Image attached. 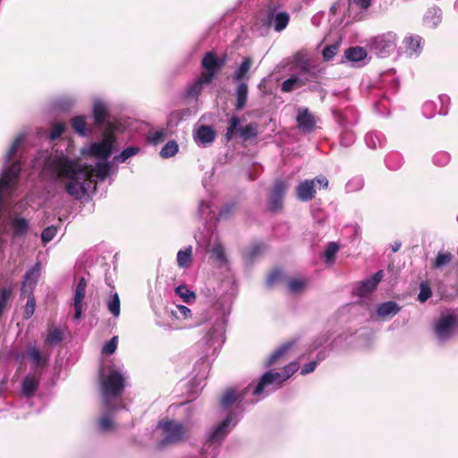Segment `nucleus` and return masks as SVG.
Returning a JSON list of instances; mask_svg holds the SVG:
<instances>
[{
    "instance_id": "1",
    "label": "nucleus",
    "mask_w": 458,
    "mask_h": 458,
    "mask_svg": "<svg viewBox=\"0 0 458 458\" xmlns=\"http://www.w3.org/2000/svg\"><path fill=\"white\" fill-rule=\"evenodd\" d=\"M45 170L55 180L74 179L81 174L89 177L93 172L91 167L83 166L78 160L71 159L63 153L48 157L45 162Z\"/></svg>"
},
{
    "instance_id": "2",
    "label": "nucleus",
    "mask_w": 458,
    "mask_h": 458,
    "mask_svg": "<svg viewBox=\"0 0 458 458\" xmlns=\"http://www.w3.org/2000/svg\"><path fill=\"white\" fill-rule=\"evenodd\" d=\"M99 381L101 393L106 402L122 395L124 391L125 379L118 370L112 369L107 376H105L103 369H101Z\"/></svg>"
},
{
    "instance_id": "3",
    "label": "nucleus",
    "mask_w": 458,
    "mask_h": 458,
    "mask_svg": "<svg viewBox=\"0 0 458 458\" xmlns=\"http://www.w3.org/2000/svg\"><path fill=\"white\" fill-rule=\"evenodd\" d=\"M158 427L163 430L164 438L160 445H174L185 441L188 438V428L182 423L173 420L159 421Z\"/></svg>"
},
{
    "instance_id": "4",
    "label": "nucleus",
    "mask_w": 458,
    "mask_h": 458,
    "mask_svg": "<svg viewBox=\"0 0 458 458\" xmlns=\"http://www.w3.org/2000/svg\"><path fill=\"white\" fill-rule=\"evenodd\" d=\"M240 118L237 115H233L228 120V125L226 128V131L224 135L226 142L232 140L236 134L238 133L239 137L242 139L243 141H247L256 138L259 134L258 131V123H250L243 127H239Z\"/></svg>"
},
{
    "instance_id": "5",
    "label": "nucleus",
    "mask_w": 458,
    "mask_h": 458,
    "mask_svg": "<svg viewBox=\"0 0 458 458\" xmlns=\"http://www.w3.org/2000/svg\"><path fill=\"white\" fill-rule=\"evenodd\" d=\"M116 141V137L114 133V129L109 123L103 132L102 140L95 142L90 145L89 151L94 157L106 159L112 153V148Z\"/></svg>"
},
{
    "instance_id": "6",
    "label": "nucleus",
    "mask_w": 458,
    "mask_h": 458,
    "mask_svg": "<svg viewBox=\"0 0 458 458\" xmlns=\"http://www.w3.org/2000/svg\"><path fill=\"white\" fill-rule=\"evenodd\" d=\"M288 184L282 179H276L268 194V208L272 212H278L283 208L284 196Z\"/></svg>"
},
{
    "instance_id": "7",
    "label": "nucleus",
    "mask_w": 458,
    "mask_h": 458,
    "mask_svg": "<svg viewBox=\"0 0 458 458\" xmlns=\"http://www.w3.org/2000/svg\"><path fill=\"white\" fill-rule=\"evenodd\" d=\"M456 325L457 318L454 314H442L434 326V332L439 339L445 340Z\"/></svg>"
},
{
    "instance_id": "8",
    "label": "nucleus",
    "mask_w": 458,
    "mask_h": 458,
    "mask_svg": "<svg viewBox=\"0 0 458 458\" xmlns=\"http://www.w3.org/2000/svg\"><path fill=\"white\" fill-rule=\"evenodd\" d=\"M395 41L396 36L394 33H385L375 38L374 47L381 57H385L395 50Z\"/></svg>"
},
{
    "instance_id": "9",
    "label": "nucleus",
    "mask_w": 458,
    "mask_h": 458,
    "mask_svg": "<svg viewBox=\"0 0 458 458\" xmlns=\"http://www.w3.org/2000/svg\"><path fill=\"white\" fill-rule=\"evenodd\" d=\"M282 380V373L279 372H273V371H267L259 379V383L257 384L253 394L254 395H259L263 393L266 386H271V385H277L278 387H280L283 384Z\"/></svg>"
},
{
    "instance_id": "10",
    "label": "nucleus",
    "mask_w": 458,
    "mask_h": 458,
    "mask_svg": "<svg viewBox=\"0 0 458 458\" xmlns=\"http://www.w3.org/2000/svg\"><path fill=\"white\" fill-rule=\"evenodd\" d=\"M296 122L297 126L306 132L312 131L316 127L315 117L307 107H300L297 110Z\"/></svg>"
},
{
    "instance_id": "11",
    "label": "nucleus",
    "mask_w": 458,
    "mask_h": 458,
    "mask_svg": "<svg viewBox=\"0 0 458 458\" xmlns=\"http://www.w3.org/2000/svg\"><path fill=\"white\" fill-rule=\"evenodd\" d=\"M86 288H87V281L84 277H81L76 288L74 290V296H73V307H74V318L80 319L81 318L82 314V303L83 299L85 298L86 293Z\"/></svg>"
},
{
    "instance_id": "12",
    "label": "nucleus",
    "mask_w": 458,
    "mask_h": 458,
    "mask_svg": "<svg viewBox=\"0 0 458 458\" xmlns=\"http://www.w3.org/2000/svg\"><path fill=\"white\" fill-rule=\"evenodd\" d=\"M27 356L35 367V371H40L42 374L44 369L48 365L49 355L44 354L36 346H30L27 350Z\"/></svg>"
},
{
    "instance_id": "13",
    "label": "nucleus",
    "mask_w": 458,
    "mask_h": 458,
    "mask_svg": "<svg viewBox=\"0 0 458 458\" xmlns=\"http://www.w3.org/2000/svg\"><path fill=\"white\" fill-rule=\"evenodd\" d=\"M296 198L303 202L312 200L316 195L315 181L314 180H304L300 182L296 189Z\"/></svg>"
},
{
    "instance_id": "14",
    "label": "nucleus",
    "mask_w": 458,
    "mask_h": 458,
    "mask_svg": "<svg viewBox=\"0 0 458 458\" xmlns=\"http://www.w3.org/2000/svg\"><path fill=\"white\" fill-rule=\"evenodd\" d=\"M40 371H34L33 374H28L22 381V394L30 398L32 397L39 386L41 378Z\"/></svg>"
},
{
    "instance_id": "15",
    "label": "nucleus",
    "mask_w": 458,
    "mask_h": 458,
    "mask_svg": "<svg viewBox=\"0 0 458 458\" xmlns=\"http://www.w3.org/2000/svg\"><path fill=\"white\" fill-rule=\"evenodd\" d=\"M10 226L12 229V238L13 239L25 237L30 230L29 220L26 219L25 217L19 216H14L11 220Z\"/></svg>"
},
{
    "instance_id": "16",
    "label": "nucleus",
    "mask_w": 458,
    "mask_h": 458,
    "mask_svg": "<svg viewBox=\"0 0 458 458\" xmlns=\"http://www.w3.org/2000/svg\"><path fill=\"white\" fill-rule=\"evenodd\" d=\"M383 276V271L379 270L377 273H375L372 277L360 282V286L358 288L359 294L361 296H365L374 292L377 289L378 284L381 282Z\"/></svg>"
},
{
    "instance_id": "17",
    "label": "nucleus",
    "mask_w": 458,
    "mask_h": 458,
    "mask_svg": "<svg viewBox=\"0 0 458 458\" xmlns=\"http://www.w3.org/2000/svg\"><path fill=\"white\" fill-rule=\"evenodd\" d=\"M216 131L208 125H200L194 134V140L198 144L208 145L216 139Z\"/></svg>"
},
{
    "instance_id": "18",
    "label": "nucleus",
    "mask_w": 458,
    "mask_h": 458,
    "mask_svg": "<svg viewBox=\"0 0 458 458\" xmlns=\"http://www.w3.org/2000/svg\"><path fill=\"white\" fill-rule=\"evenodd\" d=\"M232 420L230 417L225 419L222 422H220L214 430L210 433L208 442L210 445L220 443L225 437L228 434V427L231 423Z\"/></svg>"
},
{
    "instance_id": "19",
    "label": "nucleus",
    "mask_w": 458,
    "mask_h": 458,
    "mask_svg": "<svg viewBox=\"0 0 458 458\" xmlns=\"http://www.w3.org/2000/svg\"><path fill=\"white\" fill-rule=\"evenodd\" d=\"M247 389L248 388H245L241 392H236L234 389H227L221 398V406L227 409L233 403L242 402L245 397Z\"/></svg>"
},
{
    "instance_id": "20",
    "label": "nucleus",
    "mask_w": 458,
    "mask_h": 458,
    "mask_svg": "<svg viewBox=\"0 0 458 458\" xmlns=\"http://www.w3.org/2000/svg\"><path fill=\"white\" fill-rule=\"evenodd\" d=\"M225 65V61L218 59L215 53L208 52L201 61V66L205 70H212L217 72Z\"/></svg>"
},
{
    "instance_id": "21",
    "label": "nucleus",
    "mask_w": 458,
    "mask_h": 458,
    "mask_svg": "<svg viewBox=\"0 0 458 458\" xmlns=\"http://www.w3.org/2000/svg\"><path fill=\"white\" fill-rule=\"evenodd\" d=\"M93 117L94 123L97 126L104 124L106 119L108 117V111L106 104L100 100L95 101L93 105Z\"/></svg>"
},
{
    "instance_id": "22",
    "label": "nucleus",
    "mask_w": 458,
    "mask_h": 458,
    "mask_svg": "<svg viewBox=\"0 0 458 458\" xmlns=\"http://www.w3.org/2000/svg\"><path fill=\"white\" fill-rule=\"evenodd\" d=\"M248 93H249L248 84L246 82H239V84L235 89V96H236L235 109L237 111H241L245 107L247 99H248Z\"/></svg>"
},
{
    "instance_id": "23",
    "label": "nucleus",
    "mask_w": 458,
    "mask_h": 458,
    "mask_svg": "<svg viewBox=\"0 0 458 458\" xmlns=\"http://www.w3.org/2000/svg\"><path fill=\"white\" fill-rule=\"evenodd\" d=\"M79 175L74 179H68L69 181L65 183L66 192L74 197L75 199H81L85 193V188L81 182H79Z\"/></svg>"
},
{
    "instance_id": "24",
    "label": "nucleus",
    "mask_w": 458,
    "mask_h": 458,
    "mask_svg": "<svg viewBox=\"0 0 458 458\" xmlns=\"http://www.w3.org/2000/svg\"><path fill=\"white\" fill-rule=\"evenodd\" d=\"M252 64L250 57H244L240 66L233 73V79L236 82H243V80H249L250 75L248 74Z\"/></svg>"
},
{
    "instance_id": "25",
    "label": "nucleus",
    "mask_w": 458,
    "mask_h": 458,
    "mask_svg": "<svg viewBox=\"0 0 458 458\" xmlns=\"http://www.w3.org/2000/svg\"><path fill=\"white\" fill-rule=\"evenodd\" d=\"M38 265L32 268H30L29 271L26 272L24 276V281L22 282V285L21 288V295H25L27 291H33V288L38 281Z\"/></svg>"
},
{
    "instance_id": "26",
    "label": "nucleus",
    "mask_w": 458,
    "mask_h": 458,
    "mask_svg": "<svg viewBox=\"0 0 458 458\" xmlns=\"http://www.w3.org/2000/svg\"><path fill=\"white\" fill-rule=\"evenodd\" d=\"M401 308L394 301H389L381 303L377 309V314L380 318L394 316L400 311Z\"/></svg>"
},
{
    "instance_id": "27",
    "label": "nucleus",
    "mask_w": 458,
    "mask_h": 458,
    "mask_svg": "<svg viewBox=\"0 0 458 458\" xmlns=\"http://www.w3.org/2000/svg\"><path fill=\"white\" fill-rule=\"evenodd\" d=\"M292 344L287 343L277 348L268 358L266 366L271 367L278 363L291 349Z\"/></svg>"
},
{
    "instance_id": "28",
    "label": "nucleus",
    "mask_w": 458,
    "mask_h": 458,
    "mask_svg": "<svg viewBox=\"0 0 458 458\" xmlns=\"http://www.w3.org/2000/svg\"><path fill=\"white\" fill-rule=\"evenodd\" d=\"M306 84V81L297 76H292L289 79L283 81L281 85V90L288 93L293 89H299Z\"/></svg>"
},
{
    "instance_id": "29",
    "label": "nucleus",
    "mask_w": 458,
    "mask_h": 458,
    "mask_svg": "<svg viewBox=\"0 0 458 458\" xmlns=\"http://www.w3.org/2000/svg\"><path fill=\"white\" fill-rule=\"evenodd\" d=\"M345 57L353 62H359L367 56L366 50L361 47H349L344 52Z\"/></svg>"
},
{
    "instance_id": "30",
    "label": "nucleus",
    "mask_w": 458,
    "mask_h": 458,
    "mask_svg": "<svg viewBox=\"0 0 458 458\" xmlns=\"http://www.w3.org/2000/svg\"><path fill=\"white\" fill-rule=\"evenodd\" d=\"M72 128L81 136L87 135V123L84 115H78L71 120Z\"/></svg>"
},
{
    "instance_id": "31",
    "label": "nucleus",
    "mask_w": 458,
    "mask_h": 458,
    "mask_svg": "<svg viewBox=\"0 0 458 458\" xmlns=\"http://www.w3.org/2000/svg\"><path fill=\"white\" fill-rule=\"evenodd\" d=\"M441 21V12L435 7L427 11L424 16V22L429 27H436Z\"/></svg>"
},
{
    "instance_id": "32",
    "label": "nucleus",
    "mask_w": 458,
    "mask_h": 458,
    "mask_svg": "<svg viewBox=\"0 0 458 458\" xmlns=\"http://www.w3.org/2000/svg\"><path fill=\"white\" fill-rule=\"evenodd\" d=\"M12 288L3 287L0 289V318L4 312L8 309V303L12 297Z\"/></svg>"
},
{
    "instance_id": "33",
    "label": "nucleus",
    "mask_w": 458,
    "mask_h": 458,
    "mask_svg": "<svg viewBox=\"0 0 458 458\" xmlns=\"http://www.w3.org/2000/svg\"><path fill=\"white\" fill-rule=\"evenodd\" d=\"M290 21V16L286 12H280L275 15L274 18V29L276 31H282L284 30Z\"/></svg>"
},
{
    "instance_id": "34",
    "label": "nucleus",
    "mask_w": 458,
    "mask_h": 458,
    "mask_svg": "<svg viewBox=\"0 0 458 458\" xmlns=\"http://www.w3.org/2000/svg\"><path fill=\"white\" fill-rule=\"evenodd\" d=\"M26 294H27L28 300H27V303H26V306L24 309L23 318L25 319H29L32 317V315L35 312L36 299L33 294V291H31V289L30 291H27Z\"/></svg>"
},
{
    "instance_id": "35",
    "label": "nucleus",
    "mask_w": 458,
    "mask_h": 458,
    "mask_svg": "<svg viewBox=\"0 0 458 458\" xmlns=\"http://www.w3.org/2000/svg\"><path fill=\"white\" fill-rule=\"evenodd\" d=\"M191 247L184 250H179L177 253V263L182 268H187L191 263Z\"/></svg>"
},
{
    "instance_id": "36",
    "label": "nucleus",
    "mask_w": 458,
    "mask_h": 458,
    "mask_svg": "<svg viewBox=\"0 0 458 458\" xmlns=\"http://www.w3.org/2000/svg\"><path fill=\"white\" fill-rule=\"evenodd\" d=\"M176 294H178L184 302L191 303L196 299V294L194 292L188 289L185 284H181L175 289Z\"/></svg>"
},
{
    "instance_id": "37",
    "label": "nucleus",
    "mask_w": 458,
    "mask_h": 458,
    "mask_svg": "<svg viewBox=\"0 0 458 458\" xmlns=\"http://www.w3.org/2000/svg\"><path fill=\"white\" fill-rule=\"evenodd\" d=\"M403 42L411 53H417L420 49L421 38L419 36H407Z\"/></svg>"
},
{
    "instance_id": "38",
    "label": "nucleus",
    "mask_w": 458,
    "mask_h": 458,
    "mask_svg": "<svg viewBox=\"0 0 458 458\" xmlns=\"http://www.w3.org/2000/svg\"><path fill=\"white\" fill-rule=\"evenodd\" d=\"M178 152V144L175 140L168 141L161 149L160 156L164 158L174 157Z\"/></svg>"
},
{
    "instance_id": "39",
    "label": "nucleus",
    "mask_w": 458,
    "mask_h": 458,
    "mask_svg": "<svg viewBox=\"0 0 458 458\" xmlns=\"http://www.w3.org/2000/svg\"><path fill=\"white\" fill-rule=\"evenodd\" d=\"M139 152L140 148L138 147H128L118 156H115L114 159L117 162H125L129 157L137 155Z\"/></svg>"
},
{
    "instance_id": "40",
    "label": "nucleus",
    "mask_w": 458,
    "mask_h": 458,
    "mask_svg": "<svg viewBox=\"0 0 458 458\" xmlns=\"http://www.w3.org/2000/svg\"><path fill=\"white\" fill-rule=\"evenodd\" d=\"M95 175L100 179H105L110 172V165L106 162H98L96 165Z\"/></svg>"
},
{
    "instance_id": "41",
    "label": "nucleus",
    "mask_w": 458,
    "mask_h": 458,
    "mask_svg": "<svg viewBox=\"0 0 458 458\" xmlns=\"http://www.w3.org/2000/svg\"><path fill=\"white\" fill-rule=\"evenodd\" d=\"M339 250V245L335 242H331L327 244V249L325 250V259L327 263H332L336 252Z\"/></svg>"
},
{
    "instance_id": "42",
    "label": "nucleus",
    "mask_w": 458,
    "mask_h": 458,
    "mask_svg": "<svg viewBox=\"0 0 458 458\" xmlns=\"http://www.w3.org/2000/svg\"><path fill=\"white\" fill-rule=\"evenodd\" d=\"M64 339V334L63 331L60 328H54L51 330L47 337V343L50 344H56L58 343H61Z\"/></svg>"
},
{
    "instance_id": "43",
    "label": "nucleus",
    "mask_w": 458,
    "mask_h": 458,
    "mask_svg": "<svg viewBox=\"0 0 458 458\" xmlns=\"http://www.w3.org/2000/svg\"><path fill=\"white\" fill-rule=\"evenodd\" d=\"M451 260H452V254L451 253H449V252L438 253L437 256L435 259L433 267L435 268L442 267L446 266L447 264H449L451 262Z\"/></svg>"
},
{
    "instance_id": "44",
    "label": "nucleus",
    "mask_w": 458,
    "mask_h": 458,
    "mask_svg": "<svg viewBox=\"0 0 458 458\" xmlns=\"http://www.w3.org/2000/svg\"><path fill=\"white\" fill-rule=\"evenodd\" d=\"M108 310L114 316L120 314V299L117 293H114L107 302Z\"/></svg>"
},
{
    "instance_id": "45",
    "label": "nucleus",
    "mask_w": 458,
    "mask_h": 458,
    "mask_svg": "<svg viewBox=\"0 0 458 458\" xmlns=\"http://www.w3.org/2000/svg\"><path fill=\"white\" fill-rule=\"evenodd\" d=\"M23 140H24L23 136L19 135L18 137H16L14 141L12 143V145L7 152V161L8 162H10L13 159V157L15 156V154L21 148V146L23 142Z\"/></svg>"
},
{
    "instance_id": "46",
    "label": "nucleus",
    "mask_w": 458,
    "mask_h": 458,
    "mask_svg": "<svg viewBox=\"0 0 458 458\" xmlns=\"http://www.w3.org/2000/svg\"><path fill=\"white\" fill-rule=\"evenodd\" d=\"M306 284L303 279L293 278L288 282V288L292 293H299L305 288Z\"/></svg>"
},
{
    "instance_id": "47",
    "label": "nucleus",
    "mask_w": 458,
    "mask_h": 458,
    "mask_svg": "<svg viewBox=\"0 0 458 458\" xmlns=\"http://www.w3.org/2000/svg\"><path fill=\"white\" fill-rule=\"evenodd\" d=\"M299 368L300 366L297 361L291 362L288 365L284 366V373L282 374L283 382L290 378L299 369Z\"/></svg>"
},
{
    "instance_id": "48",
    "label": "nucleus",
    "mask_w": 458,
    "mask_h": 458,
    "mask_svg": "<svg viewBox=\"0 0 458 458\" xmlns=\"http://www.w3.org/2000/svg\"><path fill=\"white\" fill-rule=\"evenodd\" d=\"M57 233V229L55 226L54 225H51V226H47L46 227L43 231H42V233H41V241L44 244L51 242L54 237L55 236Z\"/></svg>"
},
{
    "instance_id": "49",
    "label": "nucleus",
    "mask_w": 458,
    "mask_h": 458,
    "mask_svg": "<svg viewBox=\"0 0 458 458\" xmlns=\"http://www.w3.org/2000/svg\"><path fill=\"white\" fill-rule=\"evenodd\" d=\"M339 51V43H334L327 46L322 52L323 58L327 61L332 59Z\"/></svg>"
},
{
    "instance_id": "50",
    "label": "nucleus",
    "mask_w": 458,
    "mask_h": 458,
    "mask_svg": "<svg viewBox=\"0 0 458 458\" xmlns=\"http://www.w3.org/2000/svg\"><path fill=\"white\" fill-rule=\"evenodd\" d=\"M236 203L231 202L225 205V207L220 209L218 213L219 219H227L236 209Z\"/></svg>"
},
{
    "instance_id": "51",
    "label": "nucleus",
    "mask_w": 458,
    "mask_h": 458,
    "mask_svg": "<svg viewBox=\"0 0 458 458\" xmlns=\"http://www.w3.org/2000/svg\"><path fill=\"white\" fill-rule=\"evenodd\" d=\"M65 131V124L64 123H58L54 124L49 133V139L55 140L58 139Z\"/></svg>"
},
{
    "instance_id": "52",
    "label": "nucleus",
    "mask_w": 458,
    "mask_h": 458,
    "mask_svg": "<svg viewBox=\"0 0 458 458\" xmlns=\"http://www.w3.org/2000/svg\"><path fill=\"white\" fill-rule=\"evenodd\" d=\"M118 337L114 336L109 340L102 349V352L105 354H113L117 349Z\"/></svg>"
},
{
    "instance_id": "53",
    "label": "nucleus",
    "mask_w": 458,
    "mask_h": 458,
    "mask_svg": "<svg viewBox=\"0 0 458 458\" xmlns=\"http://www.w3.org/2000/svg\"><path fill=\"white\" fill-rule=\"evenodd\" d=\"M21 169V162H13L4 173L17 180Z\"/></svg>"
},
{
    "instance_id": "54",
    "label": "nucleus",
    "mask_w": 458,
    "mask_h": 458,
    "mask_svg": "<svg viewBox=\"0 0 458 458\" xmlns=\"http://www.w3.org/2000/svg\"><path fill=\"white\" fill-rule=\"evenodd\" d=\"M265 250V245L263 243H257L252 245L248 250V257L250 259L253 260L259 254H261Z\"/></svg>"
},
{
    "instance_id": "55",
    "label": "nucleus",
    "mask_w": 458,
    "mask_h": 458,
    "mask_svg": "<svg viewBox=\"0 0 458 458\" xmlns=\"http://www.w3.org/2000/svg\"><path fill=\"white\" fill-rule=\"evenodd\" d=\"M432 295V292L430 287H428L425 284H421L420 287V293L418 295V300L420 302H425L427 300H428Z\"/></svg>"
},
{
    "instance_id": "56",
    "label": "nucleus",
    "mask_w": 458,
    "mask_h": 458,
    "mask_svg": "<svg viewBox=\"0 0 458 458\" xmlns=\"http://www.w3.org/2000/svg\"><path fill=\"white\" fill-rule=\"evenodd\" d=\"M203 84L198 80L189 88L187 96L190 98L198 97L202 91Z\"/></svg>"
},
{
    "instance_id": "57",
    "label": "nucleus",
    "mask_w": 458,
    "mask_h": 458,
    "mask_svg": "<svg viewBox=\"0 0 458 458\" xmlns=\"http://www.w3.org/2000/svg\"><path fill=\"white\" fill-rule=\"evenodd\" d=\"M165 131H157L148 137V141L153 145H157L165 140Z\"/></svg>"
},
{
    "instance_id": "58",
    "label": "nucleus",
    "mask_w": 458,
    "mask_h": 458,
    "mask_svg": "<svg viewBox=\"0 0 458 458\" xmlns=\"http://www.w3.org/2000/svg\"><path fill=\"white\" fill-rule=\"evenodd\" d=\"M216 72L212 70H205L202 72L198 79L199 81H200L203 85L208 84L212 81L213 78L215 77Z\"/></svg>"
},
{
    "instance_id": "59",
    "label": "nucleus",
    "mask_w": 458,
    "mask_h": 458,
    "mask_svg": "<svg viewBox=\"0 0 458 458\" xmlns=\"http://www.w3.org/2000/svg\"><path fill=\"white\" fill-rule=\"evenodd\" d=\"M282 278V272L278 269L273 270L267 276V284L272 286L275 283Z\"/></svg>"
},
{
    "instance_id": "60",
    "label": "nucleus",
    "mask_w": 458,
    "mask_h": 458,
    "mask_svg": "<svg viewBox=\"0 0 458 458\" xmlns=\"http://www.w3.org/2000/svg\"><path fill=\"white\" fill-rule=\"evenodd\" d=\"M113 422L109 417H103L98 420V427L103 431L111 429Z\"/></svg>"
},
{
    "instance_id": "61",
    "label": "nucleus",
    "mask_w": 458,
    "mask_h": 458,
    "mask_svg": "<svg viewBox=\"0 0 458 458\" xmlns=\"http://www.w3.org/2000/svg\"><path fill=\"white\" fill-rule=\"evenodd\" d=\"M16 180L13 179L12 176L3 174L2 177L0 178V187L1 188H9L12 183L15 182Z\"/></svg>"
},
{
    "instance_id": "62",
    "label": "nucleus",
    "mask_w": 458,
    "mask_h": 458,
    "mask_svg": "<svg viewBox=\"0 0 458 458\" xmlns=\"http://www.w3.org/2000/svg\"><path fill=\"white\" fill-rule=\"evenodd\" d=\"M318 362L316 360L310 361L304 365V367L301 369V375H307L309 373H311L315 370L317 368Z\"/></svg>"
},
{
    "instance_id": "63",
    "label": "nucleus",
    "mask_w": 458,
    "mask_h": 458,
    "mask_svg": "<svg viewBox=\"0 0 458 458\" xmlns=\"http://www.w3.org/2000/svg\"><path fill=\"white\" fill-rule=\"evenodd\" d=\"M177 310L180 314V317L182 318H188L191 316V310L186 307V306H183V305H178L177 306Z\"/></svg>"
},
{
    "instance_id": "64",
    "label": "nucleus",
    "mask_w": 458,
    "mask_h": 458,
    "mask_svg": "<svg viewBox=\"0 0 458 458\" xmlns=\"http://www.w3.org/2000/svg\"><path fill=\"white\" fill-rule=\"evenodd\" d=\"M315 182L322 186L324 189L328 186V180L325 176H318L314 179Z\"/></svg>"
}]
</instances>
